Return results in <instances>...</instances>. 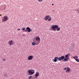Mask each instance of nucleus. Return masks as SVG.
<instances>
[{"label":"nucleus","instance_id":"f257e3e1","mask_svg":"<svg viewBox=\"0 0 79 79\" xmlns=\"http://www.w3.org/2000/svg\"><path fill=\"white\" fill-rule=\"evenodd\" d=\"M51 28L52 29H51V31H56V29H57L56 30L57 31H59L60 30V27L58 28V26L57 25H52L51 26Z\"/></svg>","mask_w":79,"mask_h":79},{"label":"nucleus","instance_id":"f03ea898","mask_svg":"<svg viewBox=\"0 0 79 79\" xmlns=\"http://www.w3.org/2000/svg\"><path fill=\"white\" fill-rule=\"evenodd\" d=\"M8 17L7 16L5 15L4 17H2V20L3 22H5L8 20Z\"/></svg>","mask_w":79,"mask_h":79},{"label":"nucleus","instance_id":"7ed1b4c3","mask_svg":"<svg viewBox=\"0 0 79 79\" xmlns=\"http://www.w3.org/2000/svg\"><path fill=\"white\" fill-rule=\"evenodd\" d=\"M28 73L30 74L29 75L34 74V70L30 69L28 71Z\"/></svg>","mask_w":79,"mask_h":79},{"label":"nucleus","instance_id":"20e7f679","mask_svg":"<svg viewBox=\"0 0 79 79\" xmlns=\"http://www.w3.org/2000/svg\"><path fill=\"white\" fill-rule=\"evenodd\" d=\"M36 41H38V44H39L40 42V39L39 38V37L37 36L36 37Z\"/></svg>","mask_w":79,"mask_h":79},{"label":"nucleus","instance_id":"39448f33","mask_svg":"<svg viewBox=\"0 0 79 79\" xmlns=\"http://www.w3.org/2000/svg\"><path fill=\"white\" fill-rule=\"evenodd\" d=\"M64 59V56H61L60 57H59V61H61V60H63Z\"/></svg>","mask_w":79,"mask_h":79},{"label":"nucleus","instance_id":"423d86ee","mask_svg":"<svg viewBox=\"0 0 79 79\" xmlns=\"http://www.w3.org/2000/svg\"><path fill=\"white\" fill-rule=\"evenodd\" d=\"M8 44L10 45H13V40H11L9 41Z\"/></svg>","mask_w":79,"mask_h":79},{"label":"nucleus","instance_id":"0eeeda50","mask_svg":"<svg viewBox=\"0 0 79 79\" xmlns=\"http://www.w3.org/2000/svg\"><path fill=\"white\" fill-rule=\"evenodd\" d=\"M58 60V61H59V57H55L54 58V62H56Z\"/></svg>","mask_w":79,"mask_h":79},{"label":"nucleus","instance_id":"6e6552de","mask_svg":"<svg viewBox=\"0 0 79 79\" xmlns=\"http://www.w3.org/2000/svg\"><path fill=\"white\" fill-rule=\"evenodd\" d=\"M49 15H46L45 17H44V20L45 21H47V20H48V19L49 18Z\"/></svg>","mask_w":79,"mask_h":79},{"label":"nucleus","instance_id":"1a4fd4ad","mask_svg":"<svg viewBox=\"0 0 79 79\" xmlns=\"http://www.w3.org/2000/svg\"><path fill=\"white\" fill-rule=\"evenodd\" d=\"M33 59V56H30L28 58V60H31Z\"/></svg>","mask_w":79,"mask_h":79},{"label":"nucleus","instance_id":"9d476101","mask_svg":"<svg viewBox=\"0 0 79 79\" xmlns=\"http://www.w3.org/2000/svg\"><path fill=\"white\" fill-rule=\"evenodd\" d=\"M39 73L38 72H36V74H35V78H37V77L39 76Z\"/></svg>","mask_w":79,"mask_h":79},{"label":"nucleus","instance_id":"9b49d317","mask_svg":"<svg viewBox=\"0 0 79 79\" xmlns=\"http://www.w3.org/2000/svg\"><path fill=\"white\" fill-rule=\"evenodd\" d=\"M26 29H27V31L28 32H31V30L30 29V28L29 27H27L26 28Z\"/></svg>","mask_w":79,"mask_h":79},{"label":"nucleus","instance_id":"f8f14e48","mask_svg":"<svg viewBox=\"0 0 79 79\" xmlns=\"http://www.w3.org/2000/svg\"><path fill=\"white\" fill-rule=\"evenodd\" d=\"M73 58L74 59H75V60H76V59H77L78 58V57L77 56H75L73 57Z\"/></svg>","mask_w":79,"mask_h":79},{"label":"nucleus","instance_id":"ddd939ff","mask_svg":"<svg viewBox=\"0 0 79 79\" xmlns=\"http://www.w3.org/2000/svg\"><path fill=\"white\" fill-rule=\"evenodd\" d=\"M62 61H68L67 58L64 57V60H63Z\"/></svg>","mask_w":79,"mask_h":79},{"label":"nucleus","instance_id":"4468645a","mask_svg":"<svg viewBox=\"0 0 79 79\" xmlns=\"http://www.w3.org/2000/svg\"><path fill=\"white\" fill-rule=\"evenodd\" d=\"M66 71L68 72V73H69V71H70V69H69V68H68L67 70H66Z\"/></svg>","mask_w":79,"mask_h":79},{"label":"nucleus","instance_id":"2eb2a0df","mask_svg":"<svg viewBox=\"0 0 79 79\" xmlns=\"http://www.w3.org/2000/svg\"><path fill=\"white\" fill-rule=\"evenodd\" d=\"M32 45H35V44H36V43H35V42H32L31 44Z\"/></svg>","mask_w":79,"mask_h":79},{"label":"nucleus","instance_id":"dca6fc26","mask_svg":"<svg viewBox=\"0 0 79 79\" xmlns=\"http://www.w3.org/2000/svg\"><path fill=\"white\" fill-rule=\"evenodd\" d=\"M48 21H50L51 20H52V18L51 17L49 18V19H48Z\"/></svg>","mask_w":79,"mask_h":79},{"label":"nucleus","instance_id":"f3484780","mask_svg":"<svg viewBox=\"0 0 79 79\" xmlns=\"http://www.w3.org/2000/svg\"><path fill=\"white\" fill-rule=\"evenodd\" d=\"M75 60H76V61H77V62H79V59H75Z\"/></svg>","mask_w":79,"mask_h":79},{"label":"nucleus","instance_id":"a211bd4d","mask_svg":"<svg viewBox=\"0 0 79 79\" xmlns=\"http://www.w3.org/2000/svg\"><path fill=\"white\" fill-rule=\"evenodd\" d=\"M4 76H5V77H8V75H7V74H4Z\"/></svg>","mask_w":79,"mask_h":79},{"label":"nucleus","instance_id":"6ab92c4d","mask_svg":"<svg viewBox=\"0 0 79 79\" xmlns=\"http://www.w3.org/2000/svg\"><path fill=\"white\" fill-rule=\"evenodd\" d=\"M65 58H68V56L67 54L65 55Z\"/></svg>","mask_w":79,"mask_h":79},{"label":"nucleus","instance_id":"aec40b11","mask_svg":"<svg viewBox=\"0 0 79 79\" xmlns=\"http://www.w3.org/2000/svg\"><path fill=\"white\" fill-rule=\"evenodd\" d=\"M31 77H32V76H30L28 77V78H29V79H31Z\"/></svg>","mask_w":79,"mask_h":79},{"label":"nucleus","instance_id":"412c9836","mask_svg":"<svg viewBox=\"0 0 79 79\" xmlns=\"http://www.w3.org/2000/svg\"><path fill=\"white\" fill-rule=\"evenodd\" d=\"M66 69H67V68H64V70H65V71H66Z\"/></svg>","mask_w":79,"mask_h":79},{"label":"nucleus","instance_id":"4be33fe9","mask_svg":"<svg viewBox=\"0 0 79 79\" xmlns=\"http://www.w3.org/2000/svg\"><path fill=\"white\" fill-rule=\"evenodd\" d=\"M22 30L23 31H24L25 30V28L24 27H23V28H22Z\"/></svg>","mask_w":79,"mask_h":79},{"label":"nucleus","instance_id":"5701e85b","mask_svg":"<svg viewBox=\"0 0 79 79\" xmlns=\"http://www.w3.org/2000/svg\"><path fill=\"white\" fill-rule=\"evenodd\" d=\"M6 60V59H2V61H5Z\"/></svg>","mask_w":79,"mask_h":79},{"label":"nucleus","instance_id":"b1692460","mask_svg":"<svg viewBox=\"0 0 79 79\" xmlns=\"http://www.w3.org/2000/svg\"><path fill=\"white\" fill-rule=\"evenodd\" d=\"M27 29H26V30H25L24 31V32H27Z\"/></svg>","mask_w":79,"mask_h":79},{"label":"nucleus","instance_id":"393cba45","mask_svg":"<svg viewBox=\"0 0 79 79\" xmlns=\"http://www.w3.org/2000/svg\"><path fill=\"white\" fill-rule=\"evenodd\" d=\"M67 55H68V56H69V55H70V53H68L67 54Z\"/></svg>","mask_w":79,"mask_h":79},{"label":"nucleus","instance_id":"a878e982","mask_svg":"<svg viewBox=\"0 0 79 79\" xmlns=\"http://www.w3.org/2000/svg\"><path fill=\"white\" fill-rule=\"evenodd\" d=\"M38 2H42V0H38Z\"/></svg>","mask_w":79,"mask_h":79},{"label":"nucleus","instance_id":"bb28decb","mask_svg":"<svg viewBox=\"0 0 79 79\" xmlns=\"http://www.w3.org/2000/svg\"><path fill=\"white\" fill-rule=\"evenodd\" d=\"M69 57H68L67 58V60H69Z\"/></svg>","mask_w":79,"mask_h":79},{"label":"nucleus","instance_id":"cd10ccee","mask_svg":"<svg viewBox=\"0 0 79 79\" xmlns=\"http://www.w3.org/2000/svg\"><path fill=\"white\" fill-rule=\"evenodd\" d=\"M20 30V29L19 28V29H18L17 31H19Z\"/></svg>","mask_w":79,"mask_h":79},{"label":"nucleus","instance_id":"c85d7f7f","mask_svg":"<svg viewBox=\"0 0 79 79\" xmlns=\"http://www.w3.org/2000/svg\"><path fill=\"white\" fill-rule=\"evenodd\" d=\"M52 5H54V4H53V3H52Z\"/></svg>","mask_w":79,"mask_h":79},{"label":"nucleus","instance_id":"c756f323","mask_svg":"<svg viewBox=\"0 0 79 79\" xmlns=\"http://www.w3.org/2000/svg\"><path fill=\"white\" fill-rule=\"evenodd\" d=\"M23 36H25V35L23 34Z\"/></svg>","mask_w":79,"mask_h":79},{"label":"nucleus","instance_id":"7c9ffc66","mask_svg":"<svg viewBox=\"0 0 79 79\" xmlns=\"http://www.w3.org/2000/svg\"><path fill=\"white\" fill-rule=\"evenodd\" d=\"M52 60H53V59H52Z\"/></svg>","mask_w":79,"mask_h":79}]
</instances>
